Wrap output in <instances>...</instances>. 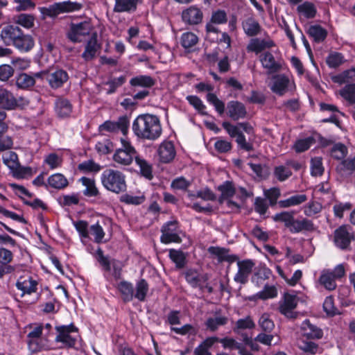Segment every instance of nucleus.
<instances>
[{"mask_svg":"<svg viewBox=\"0 0 355 355\" xmlns=\"http://www.w3.org/2000/svg\"><path fill=\"white\" fill-rule=\"evenodd\" d=\"M132 128L137 138L150 141L158 139L162 132L159 118L149 114L138 116L134 120Z\"/></svg>","mask_w":355,"mask_h":355,"instance_id":"1","label":"nucleus"},{"mask_svg":"<svg viewBox=\"0 0 355 355\" xmlns=\"http://www.w3.org/2000/svg\"><path fill=\"white\" fill-rule=\"evenodd\" d=\"M101 182L105 189L114 193L124 192L127 189L125 175L118 170L108 168L103 171Z\"/></svg>","mask_w":355,"mask_h":355,"instance_id":"2","label":"nucleus"},{"mask_svg":"<svg viewBox=\"0 0 355 355\" xmlns=\"http://www.w3.org/2000/svg\"><path fill=\"white\" fill-rule=\"evenodd\" d=\"M55 329L57 332L55 341L62 343L63 347L76 348L81 340L78 329L73 323L56 326Z\"/></svg>","mask_w":355,"mask_h":355,"instance_id":"3","label":"nucleus"},{"mask_svg":"<svg viewBox=\"0 0 355 355\" xmlns=\"http://www.w3.org/2000/svg\"><path fill=\"white\" fill-rule=\"evenodd\" d=\"M121 146L116 148L112 159L120 166H128L137 157V151L127 137L120 139Z\"/></svg>","mask_w":355,"mask_h":355,"instance_id":"4","label":"nucleus"},{"mask_svg":"<svg viewBox=\"0 0 355 355\" xmlns=\"http://www.w3.org/2000/svg\"><path fill=\"white\" fill-rule=\"evenodd\" d=\"M93 29L94 26L89 20L72 23L67 33V37L73 42H81L90 35Z\"/></svg>","mask_w":355,"mask_h":355,"instance_id":"5","label":"nucleus"},{"mask_svg":"<svg viewBox=\"0 0 355 355\" xmlns=\"http://www.w3.org/2000/svg\"><path fill=\"white\" fill-rule=\"evenodd\" d=\"M80 4L70 1L55 3L49 7L40 8V12L44 15L55 17L60 14L78 10Z\"/></svg>","mask_w":355,"mask_h":355,"instance_id":"6","label":"nucleus"},{"mask_svg":"<svg viewBox=\"0 0 355 355\" xmlns=\"http://www.w3.org/2000/svg\"><path fill=\"white\" fill-rule=\"evenodd\" d=\"M130 126V120L126 116H120L116 121H106L99 126L101 132L116 133L121 132L126 137Z\"/></svg>","mask_w":355,"mask_h":355,"instance_id":"7","label":"nucleus"},{"mask_svg":"<svg viewBox=\"0 0 355 355\" xmlns=\"http://www.w3.org/2000/svg\"><path fill=\"white\" fill-rule=\"evenodd\" d=\"M299 298L293 292L284 293L279 302V312L287 318H293V310L296 308Z\"/></svg>","mask_w":355,"mask_h":355,"instance_id":"8","label":"nucleus"},{"mask_svg":"<svg viewBox=\"0 0 355 355\" xmlns=\"http://www.w3.org/2000/svg\"><path fill=\"white\" fill-rule=\"evenodd\" d=\"M269 87L273 93L282 96L289 89L294 88V83L286 75L277 74L272 76Z\"/></svg>","mask_w":355,"mask_h":355,"instance_id":"9","label":"nucleus"},{"mask_svg":"<svg viewBox=\"0 0 355 355\" xmlns=\"http://www.w3.org/2000/svg\"><path fill=\"white\" fill-rule=\"evenodd\" d=\"M218 190L221 192V196L219 198L220 203H225L232 210H238L239 205L230 200L235 193V188L232 182L226 181L218 187Z\"/></svg>","mask_w":355,"mask_h":355,"instance_id":"10","label":"nucleus"},{"mask_svg":"<svg viewBox=\"0 0 355 355\" xmlns=\"http://www.w3.org/2000/svg\"><path fill=\"white\" fill-rule=\"evenodd\" d=\"M161 241L163 243H180L181 239L178 235V227L177 221H170L166 223L162 228Z\"/></svg>","mask_w":355,"mask_h":355,"instance_id":"11","label":"nucleus"},{"mask_svg":"<svg viewBox=\"0 0 355 355\" xmlns=\"http://www.w3.org/2000/svg\"><path fill=\"white\" fill-rule=\"evenodd\" d=\"M237 266L238 271L234 275V279L237 283L244 284L248 280V277L254 266V263L250 259L238 261Z\"/></svg>","mask_w":355,"mask_h":355,"instance_id":"12","label":"nucleus"},{"mask_svg":"<svg viewBox=\"0 0 355 355\" xmlns=\"http://www.w3.org/2000/svg\"><path fill=\"white\" fill-rule=\"evenodd\" d=\"M259 61L263 69H266L268 73L278 72L282 67L281 60H276L274 55L269 51H264L259 55Z\"/></svg>","mask_w":355,"mask_h":355,"instance_id":"13","label":"nucleus"},{"mask_svg":"<svg viewBox=\"0 0 355 355\" xmlns=\"http://www.w3.org/2000/svg\"><path fill=\"white\" fill-rule=\"evenodd\" d=\"M352 238L349 228L346 225L339 227L334 232L335 245L340 249H346L349 245Z\"/></svg>","mask_w":355,"mask_h":355,"instance_id":"14","label":"nucleus"},{"mask_svg":"<svg viewBox=\"0 0 355 355\" xmlns=\"http://www.w3.org/2000/svg\"><path fill=\"white\" fill-rule=\"evenodd\" d=\"M21 31V30L18 26L7 25L1 30V40L7 46L13 45Z\"/></svg>","mask_w":355,"mask_h":355,"instance_id":"15","label":"nucleus"},{"mask_svg":"<svg viewBox=\"0 0 355 355\" xmlns=\"http://www.w3.org/2000/svg\"><path fill=\"white\" fill-rule=\"evenodd\" d=\"M247 114L244 105L236 101H230L227 105V114L232 119L237 121L245 118Z\"/></svg>","mask_w":355,"mask_h":355,"instance_id":"16","label":"nucleus"},{"mask_svg":"<svg viewBox=\"0 0 355 355\" xmlns=\"http://www.w3.org/2000/svg\"><path fill=\"white\" fill-rule=\"evenodd\" d=\"M67 73L62 69L56 70L48 73L46 80L52 88L56 89L60 87L68 80Z\"/></svg>","mask_w":355,"mask_h":355,"instance_id":"17","label":"nucleus"},{"mask_svg":"<svg viewBox=\"0 0 355 355\" xmlns=\"http://www.w3.org/2000/svg\"><path fill=\"white\" fill-rule=\"evenodd\" d=\"M184 21L189 24H198L202 20V12L196 6H191L184 10L182 14Z\"/></svg>","mask_w":355,"mask_h":355,"instance_id":"18","label":"nucleus"},{"mask_svg":"<svg viewBox=\"0 0 355 355\" xmlns=\"http://www.w3.org/2000/svg\"><path fill=\"white\" fill-rule=\"evenodd\" d=\"M158 155L162 162H169L175 156L174 146L171 141L162 142L158 148Z\"/></svg>","mask_w":355,"mask_h":355,"instance_id":"19","label":"nucleus"},{"mask_svg":"<svg viewBox=\"0 0 355 355\" xmlns=\"http://www.w3.org/2000/svg\"><path fill=\"white\" fill-rule=\"evenodd\" d=\"M100 49V45L97 42L96 33H92V37L87 42L82 57L87 61L94 59L98 51Z\"/></svg>","mask_w":355,"mask_h":355,"instance_id":"20","label":"nucleus"},{"mask_svg":"<svg viewBox=\"0 0 355 355\" xmlns=\"http://www.w3.org/2000/svg\"><path fill=\"white\" fill-rule=\"evenodd\" d=\"M17 288L22 291V295L35 293L37 290V282L32 277H20L17 283Z\"/></svg>","mask_w":355,"mask_h":355,"instance_id":"21","label":"nucleus"},{"mask_svg":"<svg viewBox=\"0 0 355 355\" xmlns=\"http://www.w3.org/2000/svg\"><path fill=\"white\" fill-rule=\"evenodd\" d=\"M302 332L307 338L319 339L323 336L322 329L311 324L309 320L303 321L301 325Z\"/></svg>","mask_w":355,"mask_h":355,"instance_id":"22","label":"nucleus"},{"mask_svg":"<svg viewBox=\"0 0 355 355\" xmlns=\"http://www.w3.org/2000/svg\"><path fill=\"white\" fill-rule=\"evenodd\" d=\"M34 44L33 37L30 35L24 34L21 31L13 46L21 52H28L33 49Z\"/></svg>","mask_w":355,"mask_h":355,"instance_id":"23","label":"nucleus"},{"mask_svg":"<svg viewBox=\"0 0 355 355\" xmlns=\"http://www.w3.org/2000/svg\"><path fill=\"white\" fill-rule=\"evenodd\" d=\"M275 46L274 42L270 40L252 39L247 46L248 51L254 52L258 54L265 50Z\"/></svg>","mask_w":355,"mask_h":355,"instance_id":"24","label":"nucleus"},{"mask_svg":"<svg viewBox=\"0 0 355 355\" xmlns=\"http://www.w3.org/2000/svg\"><path fill=\"white\" fill-rule=\"evenodd\" d=\"M314 229L313 223L311 220L306 218L302 220H295L293 218L288 230L292 233H298L302 230L311 231Z\"/></svg>","mask_w":355,"mask_h":355,"instance_id":"25","label":"nucleus"},{"mask_svg":"<svg viewBox=\"0 0 355 355\" xmlns=\"http://www.w3.org/2000/svg\"><path fill=\"white\" fill-rule=\"evenodd\" d=\"M336 280L331 275V270L324 269L322 270L319 282L325 289L329 291L335 290L337 286Z\"/></svg>","mask_w":355,"mask_h":355,"instance_id":"26","label":"nucleus"},{"mask_svg":"<svg viewBox=\"0 0 355 355\" xmlns=\"http://www.w3.org/2000/svg\"><path fill=\"white\" fill-rule=\"evenodd\" d=\"M210 254L215 255L219 262L227 261L232 263L237 260L235 255L230 254L227 250L219 247H210L208 249Z\"/></svg>","mask_w":355,"mask_h":355,"instance_id":"27","label":"nucleus"},{"mask_svg":"<svg viewBox=\"0 0 355 355\" xmlns=\"http://www.w3.org/2000/svg\"><path fill=\"white\" fill-rule=\"evenodd\" d=\"M63 162L62 156L55 153H51L44 156L43 165L46 166L50 170H55L62 166Z\"/></svg>","mask_w":355,"mask_h":355,"instance_id":"28","label":"nucleus"},{"mask_svg":"<svg viewBox=\"0 0 355 355\" xmlns=\"http://www.w3.org/2000/svg\"><path fill=\"white\" fill-rule=\"evenodd\" d=\"M218 340L216 336L208 337L194 349L195 355H211L209 349Z\"/></svg>","mask_w":355,"mask_h":355,"instance_id":"29","label":"nucleus"},{"mask_svg":"<svg viewBox=\"0 0 355 355\" xmlns=\"http://www.w3.org/2000/svg\"><path fill=\"white\" fill-rule=\"evenodd\" d=\"M242 25L245 33L248 36L257 35L259 33L261 30L259 24L252 17L245 19Z\"/></svg>","mask_w":355,"mask_h":355,"instance_id":"30","label":"nucleus"},{"mask_svg":"<svg viewBox=\"0 0 355 355\" xmlns=\"http://www.w3.org/2000/svg\"><path fill=\"white\" fill-rule=\"evenodd\" d=\"M138 1L139 0H115L114 10L117 12L134 11Z\"/></svg>","mask_w":355,"mask_h":355,"instance_id":"31","label":"nucleus"},{"mask_svg":"<svg viewBox=\"0 0 355 355\" xmlns=\"http://www.w3.org/2000/svg\"><path fill=\"white\" fill-rule=\"evenodd\" d=\"M277 289L275 286L266 285L263 290L258 292L256 295L250 297V300L261 299L263 300L275 298L277 296Z\"/></svg>","mask_w":355,"mask_h":355,"instance_id":"32","label":"nucleus"},{"mask_svg":"<svg viewBox=\"0 0 355 355\" xmlns=\"http://www.w3.org/2000/svg\"><path fill=\"white\" fill-rule=\"evenodd\" d=\"M48 184L56 189H62L68 186L67 179L62 173L50 175L47 180Z\"/></svg>","mask_w":355,"mask_h":355,"instance_id":"33","label":"nucleus"},{"mask_svg":"<svg viewBox=\"0 0 355 355\" xmlns=\"http://www.w3.org/2000/svg\"><path fill=\"white\" fill-rule=\"evenodd\" d=\"M85 189L83 191V194L88 197H95L99 194L98 188L96 186L95 180L94 179L83 177L79 180Z\"/></svg>","mask_w":355,"mask_h":355,"instance_id":"34","label":"nucleus"},{"mask_svg":"<svg viewBox=\"0 0 355 355\" xmlns=\"http://www.w3.org/2000/svg\"><path fill=\"white\" fill-rule=\"evenodd\" d=\"M228 318L223 315H217L207 318L205 322V326L211 331H216L220 327L224 326L227 323Z\"/></svg>","mask_w":355,"mask_h":355,"instance_id":"35","label":"nucleus"},{"mask_svg":"<svg viewBox=\"0 0 355 355\" xmlns=\"http://www.w3.org/2000/svg\"><path fill=\"white\" fill-rule=\"evenodd\" d=\"M307 200V196L305 194H297L292 196L290 198L279 200L278 204L282 208H287L293 206L300 205Z\"/></svg>","mask_w":355,"mask_h":355,"instance_id":"36","label":"nucleus"},{"mask_svg":"<svg viewBox=\"0 0 355 355\" xmlns=\"http://www.w3.org/2000/svg\"><path fill=\"white\" fill-rule=\"evenodd\" d=\"M117 288L125 302H130L133 299L134 288L131 283L122 281L118 284Z\"/></svg>","mask_w":355,"mask_h":355,"instance_id":"37","label":"nucleus"},{"mask_svg":"<svg viewBox=\"0 0 355 355\" xmlns=\"http://www.w3.org/2000/svg\"><path fill=\"white\" fill-rule=\"evenodd\" d=\"M331 80L334 83L339 85L355 81V68L346 70L341 73L334 76Z\"/></svg>","mask_w":355,"mask_h":355,"instance_id":"38","label":"nucleus"},{"mask_svg":"<svg viewBox=\"0 0 355 355\" xmlns=\"http://www.w3.org/2000/svg\"><path fill=\"white\" fill-rule=\"evenodd\" d=\"M16 104L12 94L6 89L0 87V105L5 109H12Z\"/></svg>","mask_w":355,"mask_h":355,"instance_id":"39","label":"nucleus"},{"mask_svg":"<svg viewBox=\"0 0 355 355\" xmlns=\"http://www.w3.org/2000/svg\"><path fill=\"white\" fill-rule=\"evenodd\" d=\"M73 224L76 231L78 232L81 242L85 243V240L89 238V227L87 222L78 220L73 222Z\"/></svg>","mask_w":355,"mask_h":355,"instance_id":"40","label":"nucleus"},{"mask_svg":"<svg viewBox=\"0 0 355 355\" xmlns=\"http://www.w3.org/2000/svg\"><path fill=\"white\" fill-rule=\"evenodd\" d=\"M55 107L58 114L60 116H67L72 111V106L67 99L60 98L55 103Z\"/></svg>","mask_w":355,"mask_h":355,"instance_id":"41","label":"nucleus"},{"mask_svg":"<svg viewBox=\"0 0 355 355\" xmlns=\"http://www.w3.org/2000/svg\"><path fill=\"white\" fill-rule=\"evenodd\" d=\"M13 22L25 28H31L34 25V17L28 14H20L13 17Z\"/></svg>","mask_w":355,"mask_h":355,"instance_id":"42","label":"nucleus"},{"mask_svg":"<svg viewBox=\"0 0 355 355\" xmlns=\"http://www.w3.org/2000/svg\"><path fill=\"white\" fill-rule=\"evenodd\" d=\"M299 348L309 354H315L320 352V348L318 345L312 341L302 340L298 343Z\"/></svg>","mask_w":355,"mask_h":355,"instance_id":"43","label":"nucleus"},{"mask_svg":"<svg viewBox=\"0 0 355 355\" xmlns=\"http://www.w3.org/2000/svg\"><path fill=\"white\" fill-rule=\"evenodd\" d=\"M136 164L139 167L140 172L148 179L152 178V166L144 159L137 156L135 159Z\"/></svg>","mask_w":355,"mask_h":355,"instance_id":"44","label":"nucleus"},{"mask_svg":"<svg viewBox=\"0 0 355 355\" xmlns=\"http://www.w3.org/2000/svg\"><path fill=\"white\" fill-rule=\"evenodd\" d=\"M345 62L344 56L338 52L330 53L326 58L327 64L330 68H336Z\"/></svg>","mask_w":355,"mask_h":355,"instance_id":"45","label":"nucleus"},{"mask_svg":"<svg viewBox=\"0 0 355 355\" xmlns=\"http://www.w3.org/2000/svg\"><path fill=\"white\" fill-rule=\"evenodd\" d=\"M95 148L99 154L106 155L113 150L114 144L110 139H103L96 142Z\"/></svg>","mask_w":355,"mask_h":355,"instance_id":"46","label":"nucleus"},{"mask_svg":"<svg viewBox=\"0 0 355 355\" xmlns=\"http://www.w3.org/2000/svg\"><path fill=\"white\" fill-rule=\"evenodd\" d=\"M308 33L316 42H322L327 37V31L325 29L318 25L310 26Z\"/></svg>","mask_w":355,"mask_h":355,"instance_id":"47","label":"nucleus"},{"mask_svg":"<svg viewBox=\"0 0 355 355\" xmlns=\"http://www.w3.org/2000/svg\"><path fill=\"white\" fill-rule=\"evenodd\" d=\"M89 235L94 236V241L97 243H102L105 235L103 227L99 225L98 223L89 226Z\"/></svg>","mask_w":355,"mask_h":355,"instance_id":"48","label":"nucleus"},{"mask_svg":"<svg viewBox=\"0 0 355 355\" xmlns=\"http://www.w3.org/2000/svg\"><path fill=\"white\" fill-rule=\"evenodd\" d=\"M198 42V37L193 33H184L181 36V44L184 49H190Z\"/></svg>","mask_w":355,"mask_h":355,"instance_id":"49","label":"nucleus"},{"mask_svg":"<svg viewBox=\"0 0 355 355\" xmlns=\"http://www.w3.org/2000/svg\"><path fill=\"white\" fill-rule=\"evenodd\" d=\"M148 291V285L144 279L139 280L136 285L134 297L139 301H144Z\"/></svg>","mask_w":355,"mask_h":355,"instance_id":"50","label":"nucleus"},{"mask_svg":"<svg viewBox=\"0 0 355 355\" xmlns=\"http://www.w3.org/2000/svg\"><path fill=\"white\" fill-rule=\"evenodd\" d=\"M311 174L313 176H320L324 173V167L322 165V158L315 157L311 159Z\"/></svg>","mask_w":355,"mask_h":355,"instance_id":"51","label":"nucleus"},{"mask_svg":"<svg viewBox=\"0 0 355 355\" xmlns=\"http://www.w3.org/2000/svg\"><path fill=\"white\" fill-rule=\"evenodd\" d=\"M314 143V139L309 137L305 139H298L295 141L293 149L297 153H302L308 150Z\"/></svg>","mask_w":355,"mask_h":355,"instance_id":"52","label":"nucleus"},{"mask_svg":"<svg viewBox=\"0 0 355 355\" xmlns=\"http://www.w3.org/2000/svg\"><path fill=\"white\" fill-rule=\"evenodd\" d=\"M254 322H253L252 318L248 316L245 318L239 319V320H237V322H236V326L234 328V331L235 333L239 334L241 330L250 329L254 328Z\"/></svg>","mask_w":355,"mask_h":355,"instance_id":"53","label":"nucleus"},{"mask_svg":"<svg viewBox=\"0 0 355 355\" xmlns=\"http://www.w3.org/2000/svg\"><path fill=\"white\" fill-rule=\"evenodd\" d=\"M130 84L132 86H141L149 87L153 85L154 82L149 76H139L130 80Z\"/></svg>","mask_w":355,"mask_h":355,"instance_id":"54","label":"nucleus"},{"mask_svg":"<svg viewBox=\"0 0 355 355\" xmlns=\"http://www.w3.org/2000/svg\"><path fill=\"white\" fill-rule=\"evenodd\" d=\"M340 96L351 103H355V83L347 85L339 92Z\"/></svg>","mask_w":355,"mask_h":355,"instance_id":"55","label":"nucleus"},{"mask_svg":"<svg viewBox=\"0 0 355 355\" xmlns=\"http://www.w3.org/2000/svg\"><path fill=\"white\" fill-rule=\"evenodd\" d=\"M16 84L20 88L26 89L34 85L35 79L30 75L21 73L17 77Z\"/></svg>","mask_w":355,"mask_h":355,"instance_id":"56","label":"nucleus"},{"mask_svg":"<svg viewBox=\"0 0 355 355\" xmlns=\"http://www.w3.org/2000/svg\"><path fill=\"white\" fill-rule=\"evenodd\" d=\"M17 155L14 152H8L3 155V162L10 169L15 171L18 167Z\"/></svg>","mask_w":355,"mask_h":355,"instance_id":"57","label":"nucleus"},{"mask_svg":"<svg viewBox=\"0 0 355 355\" xmlns=\"http://www.w3.org/2000/svg\"><path fill=\"white\" fill-rule=\"evenodd\" d=\"M297 10L306 18H312L315 15L316 10L314 5L309 2H304L297 7Z\"/></svg>","mask_w":355,"mask_h":355,"instance_id":"58","label":"nucleus"},{"mask_svg":"<svg viewBox=\"0 0 355 355\" xmlns=\"http://www.w3.org/2000/svg\"><path fill=\"white\" fill-rule=\"evenodd\" d=\"M207 101L214 106L216 112L219 114H222L225 111V104L214 94L208 93L207 95Z\"/></svg>","mask_w":355,"mask_h":355,"instance_id":"59","label":"nucleus"},{"mask_svg":"<svg viewBox=\"0 0 355 355\" xmlns=\"http://www.w3.org/2000/svg\"><path fill=\"white\" fill-rule=\"evenodd\" d=\"M78 169L83 173H97L101 170V166L93 160H87L78 165Z\"/></svg>","mask_w":355,"mask_h":355,"instance_id":"60","label":"nucleus"},{"mask_svg":"<svg viewBox=\"0 0 355 355\" xmlns=\"http://www.w3.org/2000/svg\"><path fill=\"white\" fill-rule=\"evenodd\" d=\"M347 154L346 146L340 143L335 144L331 150V155L336 159H343Z\"/></svg>","mask_w":355,"mask_h":355,"instance_id":"61","label":"nucleus"},{"mask_svg":"<svg viewBox=\"0 0 355 355\" xmlns=\"http://www.w3.org/2000/svg\"><path fill=\"white\" fill-rule=\"evenodd\" d=\"M169 257L176 264L177 267L182 268L184 266L186 257L182 252L176 250H170Z\"/></svg>","mask_w":355,"mask_h":355,"instance_id":"62","label":"nucleus"},{"mask_svg":"<svg viewBox=\"0 0 355 355\" xmlns=\"http://www.w3.org/2000/svg\"><path fill=\"white\" fill-rule=\"evenodd\" d=\"M294 218L293 214L288 211H282L279 214H276L273 216L272 218L275 221L282 222L284 225L288 229L293 218Z\"/></svg>","mask_w":355,"mask_h":355,"instance_id":"63","label":"nucleus"},{"mask_svg":"<svg viewBox=\"0 0 355 355\" xmlns=\"http://www.w3.org/2000/svg\"><path fill=\"white\" fill-rule=\"evenodd\" d=\"M232 144L222 138H216L214 143L215 150L220 153H225L232 149Z\"/></svg>","mask_w":355,"mask_h":355,"instance_id":"64","label":"nucleus"}]
</instances>
